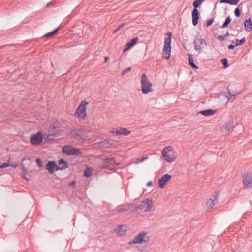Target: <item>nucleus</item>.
Segmentation results:
<instances>
[{
    "label": "nucleus",
    "instance_id": "f257e3e1",
    "mask_svg": "<svg viewBox=\"0 0 252 252\" xmlns=\"http://www.w3.org/2000/svg\"><path fill=\"white\" fill-rule=\"evenodd\" d=\"M167 36L164 39V44L162 51V57L166 60H168L170 57L171 54V43L172 39V34L170 32L166 33Z\"/></svg>",
    "mask_w": 252,
    "mask_h": 252
},
{
    "label": "nucleus",
    "instance_id": "f03ea898",
    "mask_svg": "<svg viewBox=\"0 0 252 252\" xmlns=\"http://www.w3.org/2000/svg\"><path fill=\"white\" fill-rule=\"evenodd\" d=\"M141 91L143 94H146L150 92H152L153 89L152 87V84L148 80L145 74H143L141 78Z\"/></svg>",
    "mask_w": 252,
    "mask_h": 252
},
{
    "label": "nucleus",
    "instance_id": "7ed1b4c3",
    "mask_svg": "<svg viewBox=\"0 0 252 252\" xmlns=\"http://www.w3.org/2000/svg\"><path fill=\"white\" fill-rule=\"evenodd\" d=\"M88 104V102L85 100L82 101L74 113V116L82 120H84L87 115L86 106Z\"/></svg>",
    "mask_w": 252,
    "mask_h": 252
},
{
    "label": "nucleus",
    "instance_id": "20e7f679",
    "mask_svg": "<svg viewBox=\"0 0 252 252\" xmlns=\"http://www.w3.org/2000/svg\"><path fill=\"white\" fill-rule=\"evenodd\" d=\"M149 238L147 236V232L146 231H142L139 233L131 241L128 242L129 245L143 244L147 243L149 241Z\"/></svg>",
    "mask_w": 252,
    "mask_h": 252
},
{
    "label": "nucleus",
    "instance_id": "39448f33",
    "mask_svg": "<svg viewBox=\"0 0 252 252\" xmlns=\"http://www.w3.org/2000/svg\"><path fill=\"white\" fill-rule=\"evenodd\" d=\"M201 3L202 2L200 0H195V1L192 3L194 9L192 11L191 16L192 24L194 26H196L198 23V19L199 17V11L198 10L197 8L200 6Z\"/></svg>",
    "mask_w": 252,
    "mask_h": 252
},
{
    "label": "nucleus",
    "instance_id": "423d86ee",
    "mask_svg": "<svg viewBox=\"0 0 252 252\" xmlns=\"http://www.w3.org/2000/svg\"><path fill=\"white\" fill-rule=\"evenodd\" d=\"M162 156L165 160L168 162H172L176 158L173 156V148L171 146L165 147L162 151Z\"/></svg>",
    "mask_w": 252,
    "mask_h": 252
},
{
    "label": "nucleus",
    "instance_id": "0eeeda50",
    "mask_svg": "<svg viewBox=\"0 0 252 252\" xmlns=\"http://www.w3.org/2000/svg\"><path fill=\"white\" fill-rule=\"evenodd\" d=\"M153 202L150 199L147 198L142 201L139 205H136V210H141L144 212L150 211L152 207Z\"/></svg>",
    "mask_w": 252,
    "mask_h": 252
},
{
    "label": "nucleus",
    "instance_id": "6e6552de",
    "mask_svg": "<svg viewBox=\"0 0 252 252\" xmlns=\"http://www.w3.org/2000/svg\"><path fill=\"white\" fill-rule=\"evenodd\" d=\"M193 41L194 50L200 52L202 48L206 45L207 43L205 39L202 38L200 35H196Z\"/></svg>",
    "mask_w": 252,
    "mask_h": 252
},
{
    "label": "nucleus",
    "instance_id": "1a4fd4ad",
    "mask_svg": "<svg viewBox=\"0 0 252 252\" xmlns=\"http://www.w3.org/2000/svg\"><path fill=\"white\" fill-rule=\"evenodd\" d=\"M62 152L67 155H79L81 154L79 149L75 148L69 145L64 146L63 148Z\"/></svg>",
    "mask_w": 252,
    "mask_h": 252
},
{
    "label": "nucleus",
    "instance_id": "9d476101",
    "mask_svg": "<svg viewBox=\"0 0 252 252\" xmlns=\"http://www.w3.org/2000/svg\"><path fill=\"white\" fill-rule=\"evenodd\" d=\"M43 139V134L41 132H38L31 135L30 142L33 145H37L40 144Z\"/></svg>",
    "mask_w": 252,
    "mask_h": 252
},
{
    "label": "nucleus",
    "instance_id": "9b49d317",
    "mask_svg": "<svg viewBox=\"0 0 252 252\" xmlns=\"http://www.w3.org/2000/svg\"><path fill=\"white\" fill-rule=\"evenodd\" d=\"M84 133V130L80 128H75L70 131V135L74 138H81Z\"/></svg>",
    "mask_w": 252,
    "mask_h": 252
},
{
    "label": "nucleus",
    "instance_id": "f8f14e48",
    "mask_svg": "<svg viewBox=\"0 0 252 252\" xmlns=\"http://www.w3.org/2000/svg\"><path fill=\"white\" fill-rule=\"evenodd\" d=\"M243 183L245 189L252 187V173L246 174L244 176Z\"/></svg>",
    "mask_w": 252,
    "mask_h": 252
},
{
    "label": "nucleus",
    "instance_id": "ddd939ff",
    "mask_svg": "<svg viewBox=\"0 0 252 252\" xmlns=\"http://www.w3.org/2000/svg\"><path fill=\"white\" fill-rule=\"evenodd\" d=\"M110 132L112 133H115L118 135H128L130 134L131 131L127 130L126 128H120L119 129L117 128H113L110 130Z\"/></svg>",
    "mask_w": 252,
    "mask_h": 252
},
{
    "label": "nucleus",
    "instance_id": "4468645a",
    "mask_svg": "<svg viewBox=\"0 0 252 252\" xmlns=\"http://www.w3.org/2000/svg\"><path fill=\"white\" fill-rule=\"evenodd\" d=\"M171 175L165 174L159 179L158 182V186L160 188H163L166 184L171 179Z\"/></svg>",
    "mask_w": 252,
    "mask_h": 252
},
{
    "label": "nucleus",
    "instance_id": "2eb2a0df",
    "mask_svg": "<svg viewBox=\"0 0 252 252\" xmlns=\"http://www.w3.org/2000/svg\"><path fill=\"white\" fill-rule=\"evenodd\" d=\"M117 164L116 161H115V158L114 157L110 158H107L104 160V167L105 168H108L111 166Z\"/></svg>",
    "mask_w": 252,
    "mask_h": 252
},
{
    "label": "nucleus",
    "instance_id": "dca6fc26",
    "mask_svg": "<svg viewBox=\"0 0 252 252\" xmlns=\"http://www.w3.org/2000/svg\"><path fill=\"white\" fill-rule=\"evenodd\" d=\"M138 40V38L137 37L132 38L129 42L126 44L124 48L123 49V52H126L131 47L135 45L136 44Z\"/></svg>",
    "mask_w": 252,
    "mask_h": 252
},
{
    "label": "nucleus",
    "instance_id": "f3484780",
    "mask_svg": "<svg viewBox=\"0 0 252 252\" xmlns=\"http://www.w3.org/2000/svg\"><path fill=\"white\" fill-rule=\"evenodd\" d=\"M218 194L212 195L210 198L207 201V205L208 207H213L215 203L218 202Z\"/></svg>",
    "mask_w": 252,
    "mask_h": 252
},
{
    "label": "nucleus",
    "instance_id": "a211bd4d",
    "mask_svg": "<svg viewBox=\"0 0 252 252\" xmlns=\"http://www.w3.org/2000/svg\"><path fill=\"white\" fill-rule=\"evenodd\" d=\"M56 168V163L55 161H49L46 165V169L51 174H53Z\"/></svg>",
    "mask_w": 252,
    "mask_h": 252
},
{
    "label": "nucleus",
    "instance_id": "6ab92c4d",
    "mask_svg": "<svg viewBox=\"0 0 252 252\" xmlns=\"http://www.w3.org/2000/svg\"><path fill=\"white\" fill-rule=\"evenodd\" d=\"M126 231V227L125 225H119L115 230V232L119 236L124 235Z\"/></svg>",
    "mask_w": 252,
    "mask_h": 252
},
{
    "label": "nucleus",
    "instance_id": "aec40b11",
    "mask_svg": "<svg viewBox=\"0 0 252 252\" xmlns=\"http://www.w3.org/2000/svg\"><path fill=\"white\" fill-rule=\"evenodd\" d=\"M58 164V166H56V171L64 170L68 167L67 163L63 159L59 160Z\"/></svg>",
    "mask_w": 252,
    "mask_h": 252
},
{
    "label": "nucleus",
    "instance_id": "412c9836",
    "mask_svg": "<svg viewBox=\"0 0 252 252\" xmlns=\"http://www.w3.org/2000/svg\"><path fill=\"white\" fill-rule=\"evenodd\" d=\"M244 28L246 31L251 32L252 30V22L251 19L249 18L245 21Z\"/></svg>",
    "mask_w": 252,
    "mask_h": 252
},
{
    "label": "nucleus",
    "instance_id": "4be33fe9",
    "mask_svg": "<svg viewBox=\"0 0 252 252\" xmlns=\"http://www.w3.org/2000/svg\"><path fill=\"white\" fill-rule=\"evenodd\" d=\"M188 61L189 65L195 69H198V67L194 63V59H193L192 55L190 54H188Z\"/></svg>",
    "mask_w": 252,
    "mask_h": 252
},
{
    "label": "nucleus",
    "instance_id": "5701e85b",
    "mask_svg": "<svg viewBox=\"0 0 252 252\" xmlns=\"http://www.w3.org/2000/svg\"><path fill=\"white\" fill-rule=\"evenodd\" d=\"M216 112V110L212 109H207L200 111L199 113L204 116H210L214 115Z\"/></svg>",
    "mask_w": 252,
    "mask_h": 252
},
{
    "label": "nucleus",
    "instance_id": "b1692460",
    "mask_svg": "<svg viewBox=\"0 0 252 252\" xmlns=\"http://www.w3.org/2000/svg\"><path fill=\"white\" fill-rule=\"evenodd\" d=\"M58 138V135L56 133H50L47 135L46 138L48 140H57Z\"/></svg>",
    "mask_w": 252,
    "mask_h": 252
},
{
    "label": "nucleus",
    "instance_id": "393cba45",
    "mask_svg": "<svg viewBox=\"0 0 252 252\" xmlns=\"http://www.w3.org/2000/svg\"><path fill=\"white\" fill-rule=\"evenodd\" d=\"M243 3L241 2L238 5V7H237L234 10V14L236 17H239L241 15V11L239 7L241 9L242 7Z\"/></svg>",
    "mask_w": 252,
    "mask_h": 252
},
{
    "label": "nucleus",
    "instance_id": "a878e982",
    "mask_svg": "<svg viewBox=\"0 0 252 252\" xmlns=\"http://www.w3.org/2000/svg\"><path fill=\"white\" fill-rule=\"evenodd\" d=\"M58 31H59V28H57L56 29H55L54 30H53V31L46 33L44 35V36L47 38L51 37L52 36H53V35L56 34L57 33Z\"/></svg>",
    "mask_w": 252,
    "mask_h": 252
},
{
    "label": "nucleus",
    "instance_id": "bb28decb",
    "mask_svg": "<svg viewBox=\"0 0 252 252\" xmlns=\"http://www.w3.org/2000/svg\"><path fill=\"white\" fill-rule=\"evenodd\" d=\"M231 17L228 16L225 21H224V22L223 23V24H222V26H221V28H226L228 26V25L230 24V23L231 22Z\"/></svg>",
    "mask_w": 252,
    "mask_h": 252
},
{
    "label": "nucleus",
    "instance_id": "cd10ccee",
    "mask_svg": "<svg viewBox=\"0 0 252 252\" xmlns=\"http://www.w3.org/2000/svg\"><path fill=\"white\" fill-rule=\"evenodd\" d=\"M246 42V39L245 37L242 38L241 40L238 39H236V43L235 46H240L243 45Z\"/></svg>",
    "mask_w": 252,
    "mask_h": 252
},
{
    "label": "nucleus",
    "instance_id": "c85d7f7f",
    "mask_svg": "<svg viewBox=\"0 0 252 252\" xmlns=\"http://www.w3.org/2000/svg\"><path fill=\"white\" fill-rule=\"evenodd\" d=\"M58 128L55 125H51L48 128L49 133H56L57 131Z\"/></svg>",
    "mask_w": 252,
    "mask_h": 252
},
{
    "label": "nucleus",
    "instance_id": "c756f323",
    "mask_svg": "<svg viewBox=\"0 0 252 252\" xmlns=\"http://www.w3.org/2000/svg\"><path fill=\"white\" fill-rule=\"evenodd\" d=\"M222 64L223 65V68H226L228 67V63L226 58H223L221 60Z\"/></svg>",
    "mask_w": 252,
    "mask_h": 252
},
{
    "label": "nucleus",
    "instance_id": "7c9ffc66",
    "mask_svg": "<svg viewBox=\"0 0 252 252\" xmlns=\"http://www.w3.org/2000/svg\"><path fill=\"white\" fill-rule=\"evenodd\" d=\"M92 174V170L89 169L87 168V169L85 170L84 172V176L86 177H89Z\"/></svg>",
    "mask_w": 252,
    "mask_h": 252
},
{
    "label": "nucleus",
    "instance_id": "2f4dec72",
    "mask_svg": "<svg viewBox=\"0 0 252 252\" xmlns=\"http://www.w3.org/2000/svg\"><path fill=\"white\" fill-rule=\"evenodd\" d=\"M239 1L240 0H229V4L232 5H236Z\"/></svg>",
    "mask_w": 252,
    "mask_h": 252
},
{
    "label": "nucleus",
    "instance_id": "473e14b6",
    "mask_svg": "<svg viewBox=\"0 0 252 252\" xmlns=\"http://www.w3.org/2000/svg\"><path fill=\"white\" fill-rule=\"evenodd\" d=\"M125 25V23H123L119 25V26L117 27V28L114 31V33H115L117 32H118L121 28L123 27Z\"/></svg>",
    "mask_w": 252,
    "mask_h": 252
},
{
    "label": "nucleus",
    "instance_id": "72a5a7b5",
    "mask_svg": "<svg viewBox=\"0 0 252 252\" xmlns=\"http://www.w3.org/2000/svg\"><path fill=\"white\" fill-rule=\"evenodd\" d=\"M131 69V67H127L126 69H125L124 70H123L122 71V75H124L125 73L129 72V71H130Z\"/></svg>",
    "mask_w": 252,
    "mask_h": 252
},
{
    "label": "nucleus",
    "instance_id": "f704fd0d",
    "mask_svg": "<svg viewBox=\"0 0 252 252\" xmlns=\"http://www.w3.org/2000/svg\"><path fill=\"white\" fill-rule=\"evenodd\" d=\"M18 164L16 162L12 161L10 163H9V166H11L12 167L16 168L18 167Z\"/></svg>",
    "mask_w": 252,
    "mask_h": 252
},
{
    "label": "nucleus",
    "instance_id": "c9c22d12",
    "mask_svg": "<svg viewBox=\"0 0 252 252\" xmlns=\"http://www.w3.org/2000/svg\"><path fill=\"white\" fill-rule=\"evenodd\" d=\"M213 22H214L213 19H210L209 20L207 21L206 23V27H208L210 26H211L212 25V24L213 23Z\"/></svg>",
    "mask_w": 252,
    "mask_h": 252
},
{
    "label": "nucleus",
    "instance_id": "e433bc0d",
    "mask_svg": "<svg viewBox=\"0 0 252 252\" xmlns=\"http://www.w3.org/2000/svg\"><path fill=\"white\" fill-rule=\"evenodd\" d=\"M36 162L37 164L38 165V166L39 167H42V165H43L42 161V160L39 158H37L36 159Z\"/></svg>",
    "mask_w": 252,
    "mask_h": 252
},
{
    "label": "nucleus",
    "instance_id": "4c0bfd02",
    "mask_svg": "<svg viewBox=\"0 0 252 252\" xmlns=\"http://www.w3.org/2000/svg\"><path fill=\"white\" fill-rule=\"evenodd\" d=\"M8 166H9V162H5V163H3V164L0 165V169L1 168H5V167H8Z\"/></svg>",
    "mask_w": 252,
    "mask_h": 252
},
{
    "label": "nucleus",
    "instance_id": "58836bf2",
    "mask_svg": "<svg viewBox=\"0 0 252 252\" xmlns=\"http://www.w3.org/2000/svg\"><path fill=\"white\" fill-rule=\"evenodd\" d=\"M126 211H127V209L126 207H122L117 210V212H123Z\"/></svg>",
    "mask_w": 252,
    "mask_h": 252
},
{
    "label": "nucleus",
    "instance_id": "ea45409f",
    "mask_svg": "<svg viewBox=\"0 0 252 252\" xmlns=\"http://www.w3.org/2000/svg\"><path fill=\"white\" fill-rule=\"evenodd\" d=\"M217 39L219 40L220 41H224L225 40V38L224 37V36L223 35H219L218 37H217Z\"/></svg>",
    "mask_w": 252,
    "mask_h": 252
},
{
    "label": "nucleus",
    "instance_id": "a19ab883",
    "mask_svg": "<svg viewBox=\"0 0 252 252\" xmlns=\"http://www.w3.org/2000/svg\"><path fill=\"white\" fill-rule=\"evenodd\" d=\"M236 46H235V44L234 45L230 44L227 47L229 50H232V49H234Z\"/></svg>",
    "mask_w": 252,
    "mask_h": 252
},
{
    "label": "nucleus",
    "instance_id": "79ce46f5",
    "mask_svg": "<svg viewBox=\"0 0 252 252\" xmlns=\"http://www.w3.org/2000/svg\"><path fill=\"white\" fill-rule=\"evenodd\" d=\"M229 0H220V3H228L229 4Z\"/></svg>",
    "mask_w": 252,
    "mask_h": 252
},
{
    "label": "nucleus",
    "instance_id": "37998d69",
    "mask_svg": "<svg viewBox=\"0 0 252 252\" xmlns=\"http://www.w3.org/2000/svg\"><path fill=\"white\" fill-rule=\"evenodd\" d=\"M21 169L25 173L27 171V169L23 164H21Z\"/></svg>",
    "mask_w": 252,
    "mask_h": 252
},
{
    "label": "nucleus",
    "instance_id": "c03bdc74",
    "mask_svg": "<svg viewBox=\"0 0 252 252\" xmlns=\"http://www.w3.org/2000/svg\"><path fill=\"white\" fill-rule=\"evenodd\" d=\"M75 184H76V182L75 181H73L72 182H71L69 184V186H74L75 187Z\"/></svg>",
    "mask_w": 252,
    "mask_h": 252
},
{
    "label": "nucleus",
    "instance_id": "a18cd8bd",
    "mask_svg": "<svg viewBox=\"0 0 252 252\" xmlns=\"http://www.w3.org/2000/svg\"><path fill=\"white\" fill-rule=\"evenodd\" d=\"M153 182L152 181H149L147 184V186L148 187H152V186H153Z\"/></svg>",
    "mask_w": 252,
    "mask_h": 252
},
{
    "label": "nucleus",
    "instance_id": "49530a36",
    "mask_svg": "<svg viewBox=\"0 0 252 252\" xmlns=\"http://www.w3.org/2000/svg\"><path fill=\"white\" fill-rule=\"evenodd\" d=\"M148 158V157H142L141 158V159H140V161H143L144 160H145V159H147Z\"/></svg>",
    "mask_w": 252,
    "mask_h": 252
},
{
    "label": "nucleus",
    "instance_id": "de8ad7c7",
    "mask_svg": "<svg viewBox=\"0 0 252 252\" xmlns=\"http://www.w3.org/2000/svg\"><path fill=\"white\" fill-rule=\"evenodd\" d=\"M229 34L228 32H226V33L223 35V36H224V38L225 39V38H226V37L228 36H229Z\"/></svg>",
    "mask_w": 252,
    "mask_h": 252
},
{
    "label": "nucleus",
    "instance_id": "09e8293b",
    "mask_svg": "<svg viewBox=\"0 0 252 252\" xmlns=\"http://www.w3.org/2000/svg\"><path fill=\"white\" fill-rule=\"evenodd\" d=\"M108 59V57H105V61L106 62Z\"/></svg>",
    "mask_w": 252,
    "mask_h": 252
},
{
    "label": "nucleus",
    "instance_id": "8fccbe9b",
    "mask_svg": "<svg viewBox=\"0 0 252 252\" xmlns=\"http://www.w3.org/2000/svg\"><path fill=\"white\" fill-rule=\"evenodd\" d=\"M24 178H25L27 181L29 180L28 178H26L25 177H24Z\"/></svg>",
    "mask_w": 252,
    "mask_h": 252
},
{
    "label": "nucleus",
    "instance_id": "3c124183",
    "mask_svg": "<svg viewBox=\"0 0 252 252\" xmlns=\"http://www.w3.org/2000/svg\"><path fill=\"white\" fill-rule=\"evenodd\" d=\"M200 0L201 1V2L202 3L204 1V0Z\"/></svg>",
    "mask_w": 252,
    "mask_h": 252
},
{
    "label": "nucleus",
    "instance_id": "603ef678",
    "mask_svg": "<svg viewBox=\"0 0 252 252\" xmlns=\"http://www.w3.org/2000/svg\"><path fill=\"white\" fill-rule=\"evenodd\" d=\"M227 125H226L225 126V127L226 129L227 128Z\"/></svg>",
    "mask_w": 252,
    "mask_h": 252
},
{
    "label": "nucleus",
    "instance_id": "864d4df0",
    "mask_svg": "<svg viewBox=\"0 0 252 252\" xmlns=\"http://www.w3.org/2000/svg\"><path fill=\"white\" fill-rule=\"evenodd\" d=\"M8 46L7 45H4V47Z\"/></svg>",
    "mask_w": 252,
    "mask_h": 252
}]
</instances>
